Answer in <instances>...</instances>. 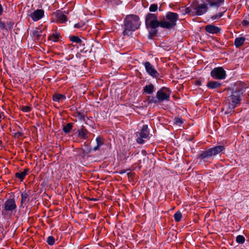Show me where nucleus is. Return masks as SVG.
Here are the masks:
<instances>
[{"label":"nucleus","instance_id":"nucleus-1","mask_svg":"<svg viewBox=\"0 0 249 249\" xmlns=\"http://www.w3.org/2000/svg\"><path fill=\"white\" fill-rule=\"evenodd\" d=\"M157 17H146L145 24L147 28H150L149 32V37L152 38L156 36L158 30L157 28L160 27L163 28L171 29L176 25L178 17H166L160 21H158Z\"/></svg>","mask_w":249,"mask_h":249},{"label":"nucleus","instance_id":"nucleus-2","mask_svg":"<svg viewBox=\"0 0 249 249\" xmlns=\"http://www.w3.org/2000/svg\"><path fill=\"white\" fill-rule=\"evenodd\" d=\"M244 83L236 85L231 89V94L227 96L224 101L229 109L233 110L241 101V95L244 92Z\"/></svg>","mask_w":249,"mask_h":249},{"label":"nucleus","instance_id":"nucleus-3","mask_svg":"<svg viewBox=\"0 0 249 249\" xmlns=\"http://www.w3.org/2000/svg\"><path fill=\"white\" fill-rule=\"evenodd\" d=\"M225 148L222 145L216 146L201 151L197 156V159L201 161H208L209 159H213V157L222 152Z\"/></svg>","mask_w":249,"mask_h":249},{"label":"nucleus","instance_id":"nucleus-4","mask_svg":"<svg viewBox=\"0 0 249 249\" xmlns=\"http://www.w3.org/2000/svg\"><path fill=\"white\" fill-rule=\"evenodd\" d=\"M140 21L139 17H126L124 20V35H128L129 31H135L139 28Z\"/></svg>","mask_w":249,"mask_h":249},{"label":"nucleus","instance_id":"nucleus-5","mask_svg":"<svg viewBox=\"0 0 249 249\" xmlns=\"http://www.w3.org/2000/svg\"><path fill=\"white\" fill-rule=\"evenodd\" d=\"M171 93V92L168 88L162 87L157 92V98L158 99L160 103L163 102L164 101H169Z\"/></svg>","mask_w":249,"mask_h":249},{"label":"nucleus","instance_id":"nucleus-6","mask_svg":"<svg viewBox=\"0 0 249 249\" xmlns=\"http://www.w3.org/2000/svg\"><path fill=\"white\" fill-rule=\"evenodd\" d=\"M137 137L136 141L138 143L142 144L144 142L143 139H146L149 135L148 125H143L140 132H137L135 133Z\"/></svg>","mask_w":249,"mask_h":249},{"label":"nucleus","instance_id":"nucleus-7","mask_svg":"<svg viewBox=\"0 0 249 249\" xmlns=\"http://www.w3.org/2000/svg\"><path fill=\"white\" fill-rule=\"evenodd\" d=\"M211 76L214 79L222 80L226 78V73L222 67H218L212 70Z\"/></svg>","mask_w":249,"mask_h":249},{"label":"nucleus","instance_id":"nucleus-8","mask_svg":"<svg viewBox=\"0 0 249 249\" xmlns=\"http://www.w3.org/2000/svg\"><path fill=\"white\" fill-rule=\"evenodd\" d=\"M4 209L2 210V213L5 214L7 213H12L17 208V205L14 199L10 198L6 200L4 204Z\"/></svg>","mask_w":249,"mask_h":249},{"label":"nucleus","instance_id":"nucleus-9","mask_svg":"<svg viewBox=\"0 0 249 249\" xmlns=\"http://www.w3.org/2000/svg\"><path fill=\"white\" fill-rule=\"evenodd\" d=\"M147 73L150 76L156 78L159 76V73L155 69L154 67L148 61L143 63Z\"/></svg>","mask_w":249,"mask_h":249},{"label":"nucleus","instance_id":"nucleus-10","mask_svg":"<svg viewBox=\"0 0 249 249\" xmlns=\"http://www.w3.org/2000/svg\"><path fill=\"white\" fill-rule=\"evenodd\" d=\"M44 30H40L36 28L33 31L31 36L34 40L36 41H40L44 40L45 34H43Z\"/></svg>","mask_w":249,"mask_h":249},{"label":"nucleus","instance_id":"nucleus-11","mask_svg":"<svg viewBox=\"0 0 249 249\" xmlns=\"http://www.w3.org/2000/svg\"><path fill=\"white\" fill-rule=\"evenodd\" d=\"M205 30L207 33L212 34H217L221 30L220 28L212 24L207 25L205 27Z\"/></svg>","mask_w":249,"mask_h":249},{"label":"nucleus","instance_id":"nucleus-12","mask_svg":"<svg viewBox=\"0 0 249 249\" xmlns=\"http://www.w3.org/2000/svg\"><path fill=\"white\" fill-rule=\"evenodd\" d=\"M78 137L83 140H87L88 138V135L89 134L85 127L82 126L81 128L77 130Z\"/></svg>","mask_w":249,"mask_h":249},{"label":"nucleus","instance_id":"nucleus-13","mask_svg":"<svg viewBox=\"0 0 249 249\" xmlns=\"http://www.w3.org/2000/svg\"><path fill=\"white\" fill-rule=\"evenodd\" d=\"M96 145L94 146L93 149V151H96L99 150L102 146L105 144V139L101 136H98L96 138Z\"/></svg>","mask_w":249,"mask_h":249},{"label":"nucleus","instance_id":"nucleus-14","mask_svg":"<svg viewBox=\"0 0 249 249\" xmlns=\"http://www.w3.org/2000/svg\"><path fill=\"white\" fill-rule=\"evenodd\" d=\"M196 16H201L206 13L208 10V6L207 4H202L199 5L196 9Z\"/></svg>","mask_w":249,"mask_h":249},{"label":"nucleus","instance_id":"nucleus-15","mask_svg":"<svg viewBox=\"0 0 249 249\" xmlns=\"http://www.w3.org/2000/svg\"><path fill=\"white\" fill-rule=\"evenodd\" d=\"M14 22L12 21H7L6 22L0 20V27L1 29L10 30L13 28Z\"/></svg>","mask_w":249,"mask_h":249},{"label":"nucleus","instance_id":"nucleus-16","mask_svg":"<svg viewBox=\"0 0 249 249\" xmlns=\"http://www.w3.org/2000/svg\"><path fill=\"white\" fill-rule=\"evenodd\" d=\"M245 40L246 38L244 37H236L234 40V44L236 48H239L244 44Z\"/></svg>","mask_w":249,"mask_h":249},{"label":"nucleus","instance_id":"nucleus-17","mask_svg":"<svg viewBox=\"0 0 249 249\" xmlns=\"http://www.w3.org/2000/svg\"><path fill=\"white\" fill-rule=\"evenodd\" d=\"M29 171V169L28 168H25L22 172L16 173L15 174V177L19 179L20 181H22L24 179L25 176L27 175Z\"/></svg>","mask_w":249,"mask_h":249},{"label":"nucleus","instance_id":"nucleus-18","mask_svg":"<svg viewBox=\"0 0 249 249\" xmlns=\"http://www.w3.org/2000/svg\"><path fill=\"white\" fill-rule=\"evenodd\" d=\"M61 38V36L59 33L55 32L48 36V40L52 41L54 42H58Z\"/></svg>","mask_w":249,"mask_h":249},{"label":"nucleus","instance_id":"nucleus-19","mask_svg":"<svg viewBox=\"0 0 249 249\" xmlns=\"http://www.w3.org/2000/svg\"><path fill=\"white\" fill-rule=\"evenodd\" d=\"M221 83L217 81H209L207 83V86L209 89H214L220 87Z\"/></svg>","mask_w":249,"mask_h":249},{"label":"nucleus","instance_id":"nucleus-20","mask_svg":"<svg viewBox=\"0 0 249 249\" xmlns=\"http://www.w3.org/2000/svg\"><path fill=\"white\" fill-rule=\"evenodd\" d=\"M30 194V191H29L28 192L24 191L21 193V204H22L24 203L25 202L29 201V196Z\"/></svg>","mask_w":249,"mask_h":249},{"label":"nucleus","instance_id":"nucleus-21","mask_svg":"<svg viewBox=\"0 0 249 249\" xmlns=\"http://www.w3.org/2000/svg\"><path fill=\"white\" fill-rule=\"evenodd\" d=\"M143 90L145 93L150 94L154 91V85L151 83L148 85H146L144 87Z\"/></svg>","mask_w":249,"mask_h":249},{"label":"nucleus","instance_id":"nucleus-22","mask_svg":"<svg viewBox=\"0 0 249 249\" xmlns=\"http://www.w3.org/2000/svg\"><path fill=\"white\" fill-rule=\"evenodd\" d=\"M87 21L86 20H80V21L74 24V28L85 30L87 28Z\"/></svg>","mask_w":249,"mask_h":249},{"label":"nucleus","instance_id":"nucleus-23","mask_svg":"<svg viewBox=\"0 0 249 249\" xmlns=\"http://www.w3.org/2000/svg\"><path fill=\"white\" fill-rule=\"evenodd\" d=\"M66 99V96L64 94L56 93L53 95V100L54 102H59Z\"/></svg>","mask_w":249,"mask_h":249},{"label":"nucleus","instance_id":"nucleus-24","mask_svg":"<svg viewBox=\"0 0 249 249\" xmlns=\"http://www.w3.org/2000/svg\"><path fill=\"white\" fill-rule=\"evenodd\" d=\"M224 2V0H209V3L212 6L218 7Z\"/></svg>","mask_w":249,"mask_h":249},{"label":"nucleus","instance_id":"nucleus-25","mask_svg":"<svg viewBox=\"0 0 249 249\" xmlns=\"http://www.w3.org/2000/svg\"><path fill=\"white\" fill-rule=\"evenodd\" d=\"M67 21V17H55L52 21L55 22L57 23H64Z\"/></svg>","mask_w":249,"mask_h":249},{"label":"nucleus","instance_id":"nucleus-26","mask_svg":"<svg viewBox=\"0 0 249 249\" xmlns=\"http://www.w3.org/2000/svg\"><path fill=\"white\" fill-rule=\"evenodd\" d=\"M73 124L69 123L63 127V131L65 133H69L72 128Z\"/></svg>","mask_w":249,"mask_h":249},{"label":"nucleus","instance_id":"nucleus-27","mask_svg":"<svg viewBox=\"0 0 249 249\" xmlns=\"http://www.w3.org/2000/svg\"><path fill=\"white\" fill-rule=\"evenodd\" d=\"M147 101L148 103V104H158L160 103V102L158 98L156 97H153V96H148Z\"/></svg>","mask_w":249,"mask_h":249},{"label":"nucleus","instance_id":"nucleus-28","mask_svg":"<svg viewBox=\"0 0 249 249\" xmlns=\"http://www.w3.org/2000/svg\"><path fill=\"white\" fill-rule=\"evenodd\" d=\"M174 219L176 222H179L181 220L182 213L178 211L174 215Z\"/></svg>","mask_w":249,"mask_h":249},{"label":"nucleus","instance_id":"nucleus-29","mask_svg":"<svg viewBox=\"0 0 249 249\" xmlns=\"http://www.w3.org/2000/svg\"><path fill=\"white\" fill-rule=\"evenodd\" d=\"M20 109L24 112H29L32 109L31 106H22L20 107Z\"/></svg>","mask_w":249,"mask_h":249},{"label":"nucleus","instance_id":"nucleus-30","mask_svg":"<svg viewBox=\"0 0 249 249\" xmlns=\"http://www.w3.org/2000/svg\"><path fill=\"white\" fill-rule=\"evenodd\" d=\"M44 11L42 9H37L30 16H44Z\"/></svg>","mask_w":249,"mask_h":249},{"label":"nucleus","instance_id":"nucleus-31","mask_svg":"<svg viewBox=\"0 0 249 249\" xmlns=\"http://www.w3.org/2000/svg\"><path fill=\"white\" fill-rule=\"evenodd\" d=\"M70 40L72 42L76 43H81L82 40L77 36H71L70 37Z\"/></svg>","mask_w":249,"mask_h":249},{"label":"nucleus","instance_id":"nucleus-32","mask_svg":"<svg viewBox=\"0 0 249 249\" xmlns=\"http://www.w3.org/2000/svg\"><path fill=\"white\" fill-rule=\"evenodd\" d=\"M236 241L239 244H243L245 241V238L243 235H239L236 237Z\"/></svg>","mask_w":249,"mask_h":249},{"label":"nucleus","instance_id":"nucleus-33","mask_svg":"<svg viewBox=\"0 0 249 249\" xmlns=\"http://www.w3.org/2000/svg\"><path fill=\"white\" fill-rule=\"evenodd\" d=\"M47 242L49 245L52 246L55 243V239L53 236H50L47 239Z\"/></svg>","mask_w":249,"mask_h":249},{"label":"nucleus","instance_id":"nucleus-34","mask_svg":"<svg viewBox=\"0 0 249 249\" xmlns=\"http://www.w3.org/2000/svg\"><path fill=\"white\" fill-rule=\"evenodd\" d=\"M158 9V6L157 4H151L149 7V10L150 12H155Z\"/></svg>","mask_w":249,"mask_h":249},{"label":"nucleus","instance_id":"nucleus-35","mask_svg":"<svg viewBox=\"0 0 249 249\" xmlns=\"http://www.w3.org/2000/svg\"><path fill=\"white\" fill-rule=\"evenodd\" d=\"M242 24L244 26H247L249 25V17L248 18H246L244 20H243Z\"/></svg>","mask_w":249,"mask_h":249},{"label":"nucleus","instance_id":"nucleus-36","mask_svg":"<svg viewBox=\"0 0 249 249\" xmlns=\"http://www.w3.org/2000/svg\"><path fill=\"white\" fill-rule=\"evenodd\" d=\"M23 135V133L21 132H17L14 133V136L17 138H19L20 137L22 136Z\"/></svg>","mask_w":249,"mask_h":249},{"label":"nucleus","instance_id":"nucleus-37","mask_svg":"<svg viewBox=\"0 0 249 249\" xmlns=\"http://www.w3.org/2000/svg\"><path fill=\"white\" fill-rule=\"evenodd\" d=\"M43 17H31L34 21H37Z\"/></svg>","mask_w":249,"mask_h":249},{"label":"nucleus","instance_id":"nucleus-38","mask_svg":"<svg viewBox=\"0 0 249 249\" xmlns=\"http://www.w3.org/2000/svg\"><path fill=\"white\" fill-rule=\"evenodd\" d=\"M192 12V8L190 7H188L185 9V12L184 14H190Z\"/></svg>","mask_w":249,"mask_h":249},{"label":"nucleus","instance_id":"nucleus-39","mask_svg":"<svg viewBox=\"0 0 249 249\" xmlns=\"http://www.w3.org/2000/svg\"><path fill=\"white\" fill-rule=\"evenodd\" d=\"M129 170H130L129 169H125V170H121L119 171V173L120 174L122 175V174H123L125 173V172H126L127 171H128Z\"/></svg>","mask_w":249,"mask_h":249},{"label":"nucleus","instance_id":"nucleus-40","mask_svg":"<svg viewBox=\"0 0 249 249\" xmlns=\"http://www.w3.org/2000/svg\"><path fill=\"white\" fill-rule=\"evenodd\" d=\"M166 16H178L177 13H172V12H168L166 14Z\"/></svg>","mask_w":249,"mask_h":249},{"label":"nucleus","instance_id":"nucleus-41","mask_svg":"<svg viewBox=\"0 0 249 249\" xmlns=\"http://www.w3.org/2000/svg\"><path fill=\"white\" fill-rule=\"evenodd\" d=\"M3 12V8L1 4H0V15H2Z\"/></svg>","mask_w":249,"mask_h":249},{"label":"nucleus","instance_id":"nucleus-42","mask_svg":"<svg viewBox=\"0 0 249 249\" xmlns=\"http://www.w3.org/2000/svg\"><path fill=\"white\" fill-rule=\"evenodd\" d=\"M128 178H132L133 176V173L132 172H129L127 174Z\"/></svg>","mask_w":249,"mask_h":249},{"label":"nucleus","instance_id":"nucleus-43","mask_svg":"<svg viewBox=\"0 0 249 249\" xmlns=\"http://www.w3.org/2000/svg\"><path fill=\"white\" fill-rule=\"evenodd\" d=\"M178 123L182 124L183 123L182 121L180 119H177V121Z\"/></svg>","mask_w":249,"mask_h":249},{"label":"nucleus","instance_id":"nucleus-44","mask_svg":"<svg viewBox=\"0 0 249 249\" xmlns=\"http://www.w3.org/2000/svg\"><path fill=\"white\" fill-rule=\"evenodd\" d=\"M3 115V113H0V123H1L2 121V117Z\"/></svg>","mask_w":249,"mask_h":249},{"label":"nucleus","instance_id":"nucleus-45","mask_svg":"<svg viewBox=\"0 0 249 249\" xmlns=\"http://www.w3.org/2000/svg\"><path fill=\"white\" fill-rule=\"evenodd\" d=\"M146 16H155L154 14H150V13H148Z\"/></svg>","mask_w":249,"mask_h":249},{"label":"nucleus","instance_id":"nucleus-46","mask_svg":"<svg viewBox=\"0 0 249 249\" xmlns=\"http://www.w3.org/2000/svg\"><path fill=\"white\" fill-rule=\"evenodd\" d=\"M224 14V13L223 12H221V13H219L218 15V16H223V15Z\"/></svg>","mask_w":249,"mask_h":249},{"label":"nucleus","instance_id":"nucleus-47","mask_svg":"<svg viewBox=\"0 0 249 249\" xmlns=\"http://www.w3.org/2000/svg\"><path fill=\"white\" fill-rule=\"evenodd\" d=\"M217 17H212V18L213 19V20H214L215 19H216Z\"/></svg>","mask_w":249,"mask_h":249},{"label":"nucleus","instance_id":"nucleus-48","mask_svg":"<svg viewBox=\"0 0 249 249\" xmlns=\"http://www.w3.org/2000/svg\"><path fill=\"white\" fill-rule=\"evenodd\" d=\"M91 200H96V199H95V198H93L91 199Z\"/></svg>","mask_w":249,"mask_h":249},{"label":"nucleus","instance_id":"nucleus-49","mask_svg":"<svg viewBox=\"0 0 249 249\" xmlns=\"http://www.w3.org/2000/svg\"><path fill=\"white\" fill-rule=\"evenodd\" d=\"M128 16H134V15L131 14V15H129Z\"/></svg>","mask_w":249,"mask_h":249}]
</instances>
